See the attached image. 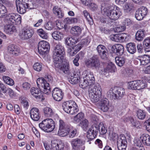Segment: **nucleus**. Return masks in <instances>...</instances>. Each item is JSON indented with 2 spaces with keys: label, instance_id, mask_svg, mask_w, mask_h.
I'll use <instances>...</instances> for the list:
<instances>
[{
  "label": "nucleus",
  "instance_id": "1",
  "mask_svg": "<svg viewBox=\"0 0 150 150\" xmlns=\"http://www.w3.org/2000/svg\"><path fill=\"white\" fill-rule=\"evenodd\" d=\"M65 53L64 47L60 43L57 44L53 51V59L54 64L56 67H59L62 63L65 61L64 57Z\"/></svg>",
  "mask_w": 150,
  "mask_h": 150
},
{
  "label": "nucleus",
  "instance_id": "2",
  "mask_svg": "<svg viewBox=\"0 0 150 150\" xmlns=\"http://www.w3.org/2000/svg\"><path fill=\"white\" fill-rule=\"evenodd\" d=\"M46 80L43 78H40L37 79V83L38 87L40 86L44 88L43 93L47 94H49L51 92V88L49 83L47 82V80L51 83L53 80L52 77L50 75H48L45 76Z\"/></svg>",
  "mask_w": 150,
  "mask_h": 150
},
{
  "label": "nucleus",
  "instance_id": "3",
  "mask_svg": "<svg viewBox=\"0 0 150 150\" xmlns=\"http://www.w3.org/2000/svg\"><path fill=\"white\" fill-rule=\"evenodd\" d=\"M125 93V89L121 87L114 89L111 88L107 92L108 96L110 99L114 100L121 99Z\"/></svg>",
  "mask_w": 150,
  "mask_h": 150
},
{
  "label": "nucleus",
  "instance_id": "4",
  "mask_svg": "<svg viewBox=\"0 0 150 150\" xmlns=\"http://www.w3.org/2000/svg\"><path fill=\"white\" fill-rule=\"evenodd\" d=\"M41 129L47 132L52 131L55 128L54 122L51 119H47L39 124Z\"/></svg>",
  "mask_w": 150,
  "mask_h": 150
},
{
  "label": "nucleus",
  "instance_id": "5",
  "mask_svg": "<svg viewBox=\"0 0 150 150\" xmlns=\"http://www.w3.org/2000/svg\"><path fill=\"white\" fill-rule=\"evenodd\" d=\"M105 14L110 17L112 20H117L122 15L121 9L120 8L115 6H112L105 12Z\"/></svg>",
  "mask_w": 150,
  "mask_h": 150
},
{
  "label": "nucleus",
  "instance_id": "6",
  "mask_svg": "<svg viewBox=\"0 0 150 150\" xmlns=\"http://www.w3.org/2000/svg\"><path fill=\"white\" fill-rule=\"evenodd\" d=\"M85 64L86 66L93 69H98L100 66L99 58L97 55H95L87 59L85 61Z\"/></svg>",
  "mask_w": 150,
  "mask_h": 150
},
{
  "label": "nucleus",
  "instance_id": "7",
  "mask_svg": "<svg viewBox=\"0 0 150 150\" xmlns=\"http://www.w3.org/2000/svg\"><path fill=\"white\" fill-rule=\"evenodd\" d=\"M34 33L33 30L28 26L24 27L20 31L19 36L23 40H27L30 39Z\"/></svg>",
  "mask_w": 150,
  "mask_h": 150
},
{
  "label": "nucleus",
  "instance_id": "8",
  "mask_svg": "<svg viewBox=\"0 0 150 150\" xmlns=\"http://www.w3.org/2000/svg\"><path fill=\"white\" fill-rule=\"evenodd\" d=\"M85 142L81 138H76L72 139L71 141L72 149L73 150H83L84 149Z\"/></svg>",
  "mask_w": 150,
  "mask_h": 150
},
{
  "label": "nucleus",
  "instance_id": "9",
  "mask_svg": "<svg viewBox=\"0 0 150 150\" xmlns=\"http://www.w3.org/2000/svg\"><path fill=\"white\" fill-rule=\"evenodd\" d=\"M70 131V127L66 125L62 120H59L58 135L61 137L66 136L69 133Z\"/></svg>",
  "mask_w": 150,
  "mask_h": 150
},
{
  "label": "nucleus",
  "instance_id": "10",
  "mask_svg": "<svg viewBox=\"0 0 150 150\" xmlns=\"http://www.w3.org/2000/svg\"><path fill=\"white\" fill-rule=\"evenodd\" d=\"M99 130V124H94L87 132V137L89 139H93L97 136Z\"/></svg>",
  "mask_w": 150,
  "mask_h": 150
},
{
  "label": "nucleus",
  "instance_id": "11",
  "mask_svg": "<svg viewBox=\"0 0 150 150\" xmlns=\"http://www.w3.org/2000/svg\"><path fill=\"white\" fill-rule=\"evenodd\" d=\"M147 85L141 80H136L128 83V88L133 90H139L146 87Z\"/></svg>",
  "mask_w": 150,
  "mask_h": 150
},
{
  "label": "nucleus",
  "instance_id": "12",
  "mask_svg": "<svg viewBox=\"0 0 150 150\" xmlns=\"http://www.w3.org/2000/svg\"><path fill=\"white\" fill-rule=\"evenodd\" d=\"M50 48V44L47 42L45 41H40L38 43V52L41 54H47Z\"/></svg>",
  "mask_w": 150,
  "mask_h": 150
},
{
  "label": "nucleus",
  "instance_id": "13",
  "mask_svg": "<svg viewBox=\"0 0 150 150\" xmlns=\"http://www.w3.org/2000/svg\"><path fill=\"white\" fill-rule=\"evenodd\" d=\"M7 20L10 24H20L21 23V16L14 13H9L6 16Z\"/></svg>",
  "mask_w": 150,
  "mask_h": 150
},
{
  "label": "nucleus",
  "instance_id": "14",
  "mask_svg": "<svg viewBox=\"0 0 150 150\" xmlns=\"http://www.w3.org/2000/svg\"><path fill=\"white\" fill-rule=\"evenodd\" d=\"M32 4L28 0H22L21 5L18 6L19 13L23 14L26 12V9H32L33 8Z\"/></svg>",
  "mask_w": 150,
  "mask_h": 150
},
{
  "label": "nucleus",
  "instance_id": "15",
  "mask_svg": "<svg viewBox=\"0 0 150 150\" xmlns=\"http://www.w3.org/2000/svg\"><path fill=\"white\" fill-rule=\"evenodd\" d=\"M97 50L99 56L102 59L105 60L107 59L108 57V52L105 46L100 45L97 46Z\"/></svg>",
  "mask_w": 150,
  "mask_h": 150
},
{
  "label": "nucleus",
  "instance_id": "16",
  "mask_svg": "<svg viewBox=\"0 0 150 150\" xmlns=\"http://www.w3.org/2000/svg\"><path fill=\"white\" fill-rule=\"evenodd\" d=\"M52 95L55 100L59 101H61L63 98V93L61 89L55 88L52 91Z\"/></svg>",
  "mask_w": 150,
  "mask_h": 150
},
{
  "label": "nucleus",
  "instance_id": "17",
  "mask_svg": "<svg viewBox=\"0 0 150 150\" xmlns=\"http://www.w3.org/2000/svg\"><path fill=\"white\" fill-rule=\"evenodd\" d=\"M124 48L120 44H116L112 46L111 51L112 52L117 55H122L124 52Z\"/></svg>",
  "mask_w": 150,
  "mask_h": 150
},
{
  "label": "nucleus",
  "instance_id": "18",
  "mask_svg": "<svg viewBox=\"0 0 150 150\" xmlns=\"http://www.w3.org/2000/svg\"><path fill=\"white\" fill-rule=\"evenodd\" d=\"M100 101L101 110L104 112L107 111L110 107L109 101L108 99L103 97L101 98Z\"/></svg>",
  "mask_w": 150,
  "mask_h": 150
},
{
  "label": "nucleus",
  "instance_id": "19",
  "mask_svg": "<svg viewBox=\"0 0 150 150\" xmlns=\"http://www.w3.org/2000/svg\"><path fill=\"white\" fill-rule=\"evenodd\" d=\"M137 61L140 62V65L145 66L150 62V56L145 54L137 57L136 58Z\"/></svg>",
  "mask_w": 150,
  "mask_h": 150
},
{
  "label": "nucleus",
  "instance_id": "20",
  "mask_svg": "<svg viewBox=\"0 0 150 150\" xmlns=\"http://www.w3.org/2000/svg\"><path fill=\"white\" fill-rule=\"evenodd\" d=\"M31 118L34 121H38L40 117V115L38 109L36 108H33L30 112Z\"/></svg>",
  "mask_w": 150,
  "mask_h": 150
},
{
  "label": "nucleus",
  "instance_id": "21",
  "mask_svg": "<svg viewBox=\"0 0 150 150\" xmlns=\"http://www.w3.org/2000/svg\"><path fill=\"white\" fill-rule=\"evenodd\" d=\"M7 49L9 52L13 55L17 56L20 52L19 48L14 44L9 45Z\"/></svg>",
  "mask_w": 150,
  "mask_h": 150
},
{
  "label": "nucleus",
  "instance_id": "22",
  "mask_svg": "<svg viewBox=\"0 0 150 150\" xmlns=\"http://www.w3.org/2000/svg\"><path fill=\"white\" fill-rule=\"evenodd\" d=\"M30 92L31 95L37 99L39 100L42 98V94L39 89L33 87L31 88Z\"/></svg>",
  "mask_w": 150,
  "mask_h": 150
},
{
  "label": "nucleus",
  "instance_id": "23",
  "mask_svg": "<svg viewBox=\"0 0 150 150\" xmlns=\"http://www.w3.org/2000/svg\"><path fill=\"white\" fill-rule=\"evenodd\" d=\"M115 65L112 62L109 63L107 67L102 70V74H105V73L109 72H115Z\"/></svg>",
  "mask_w": 150,
  "mask_h": 150
},
{
  "label": "nucleus",
  "instance_id": "24",
  "mask_svg": "<svg viewBox=\"0 0 150 150\" xmlns=\"http://www.w3.org/2000/svg\"><path fill=\"white\" fill-rule=\"evenodd\" d=\"M102 89L100 85L98 83L94 85L92 88H89L88 89V92L96 93L100 96L102 94Z\"/></svg>",
  "mask_w": 150,
  "mask_h": 150
},
{
  "label": "nucleus",
  "instance_id": "25",
  "mask_svg": "<svg viewBox=\"0 0 150 150\" xmlns=\"http://www.w3.org/2000/svg\"><path fill=\"white\" fill-rule=\"evenodd\" d=\"M146 35V32L144 29H139L137 32L135 34V39L139 41H142Z\"/></svg>",
  "mask_w": 150,
  "mask_h": 150
},
{
  "label": "nucleus",
  "instance_id": "26",
  "mask_svg": "<svg viewBox=\"0 0 150 150\" xmlns=\"http://www.w3.org/2000/svg\"><path fill=\"white\" fill-rule=\"evenodd\" d=\"M56 141H52V145L54 150H63L64 145L62 142L57 143Z\"/></svg>",
  "mask_w": 150,
  "mask_h": 150
},
{
  "label": "nucleus",
  "instance_id": "27",
  "mask_svg": "<svg viewBox=\"0 0 150 150\" xmlns=\"http://www.w3.org/2000/svg\"><path fill=\"white\" fill-rule=\"evenodd\" d=\"M126 47L128 52L132 54L135 53L137 50V46L134 43L130 42L127 44Z\"/></svg>",
  "mask_w": 150,
  "mask_h": 150
},
{
  "label": "nucleus",
  "instance_id": "28",
  "mask_svg": "<svg viewBox=\"0 0 150 150\" xmlns=\"http://www.w3.org/2000/svg\"><path fill=\"white\" fill-rule=\"evenodd\" d=\"M4 31L8 34H11L16 31V29L13 25H8L5 26Z\"/></svg>",
  "mask_w": 150,
  "mask_h": 150
},
{
  "label": "nucleus",
  "instance_id": "29",
  "mask_svg": "<svg viewBox=\"0 0 150 150\" xmlns=\"http://www.w3.org/2000/svg\"><path fill=\"white\" fill-rule=\"evenodd\" d=\"M78 42V40L77 38L69 37L65 39V43L66 45L71 47L76 44Z\"/></svg>",
  "mask_w": 150,
  "mask_h": 150
},
{
  "label": "nucleus",
  "instance_id": "30",
  "mask_svg": "<svg viewBox=\"0 0 150 150\" xmlns=\"http://www.w3.org/2000/svg\"><path fill=\"white\" fill-rule=\"evenodd\" d=\"M89 95L91 101L94 103H96L98 101H100L101 98L103 97L101 95L99 96V95L96 93L91 92H89Z\"/></svg>",
  "mask_w": 150,
  "mask_h": 150
},
{
  "label": "nucleus",
  "instance_id": "31",
  "mask_svg": "<svg viewBox=\"0 0 150 150\" xmlns=\"http://www.w3.org/2000/svg\"><path fill=\"white\" fill-rule=\"evenodd\" d=\"M84 78L86 81L89 82L90 86L94 83L95 78L92 72H89L88 73Z\"/></svg>",
  "mask_w": 150,
  "mask_h": 150
},
{
  "label": "nucleus",
  "instance_id": "32",
  "mask_svg": "<svg viewBox=\"0 0 150 150\" xmlns=\"http://www.w3.org/2000/svg\"><path fill=\"white\" fill-rule=\"evenodd\" d=\"M143 48L146 52L150 51V37L145 38L143 42Z\"/></svg>",
  "mask_w": 150,
  "mask_h": 150
},
{
  "label": "nucleus",
  "instance_id": "33",
  "mask_svg": "<svg viewBox=\"0 0 150 150\" xmlns=\"http://www.w3.org/2000/svg\"><path fill=\"white\" fill-rule=\"evenodd\" d=\"M72 100L64 102L62 104V107L66 113H69L71 106L72 105Z\"/></svg>",
  "mask_w": 150,
  "mask_h": 150
},
{
  "label": "nucleus",
  "instance_id": "34",
  "mask_svg": "<svg viewBox=\"0 0 150 150\" xmlns=\"http://www.w3.org/2000/svg\"><path fill=\"white\" fill-rule=\"evenodd\" d=\"M59 68L60 70L62 71L64 74L68 75L70 74L69 65L68 63H66V64L63 65L61 64V66L58 68Z\"/></svg>",
  "mask_w": 150,
  "mask_h": 150
},
{
  "label": "nucleus",
  "instance_id": "35",
  "mask_svg": "<svg viewBox=\"0 0 150 150\" xmlns=\"http://www.w3.org/2000/svg\"><path fill=\"white\" fill-rule=\"evenodd\" d=\"M144 144L147 146L150 145V136L148 134H143L140 137Z\"/></svg>",
  "mask_w": 150,
  "mask_h": 150
},
{
  "label": "nucleus",
  "instance_id": "36",
  "mask_svg": "<svg viewBox=\"0 0 150 150\" xmlns=\"http://www.w3.org/2000/svg\"><path fill=\"white\" fill-rule=\"evenodd\" d=\"M81 28L80 27L76 26L71 28L70 32L74 35L77 36L81 34Z\"/></svg>",
  "mask_w": 150,
  "mask_h": 150
},
{
  "label": "nucleus",
  "instance_id": "37",
  "mask_svg": "<svg viewBox=\"0 0 150 150\" xmlns=\"http://www.w3.org/2000/svg\"><path fill=\"white\" fill-rule=\"evenodd\" d=\"M126 60V58L123 56H117L115 58V62L120 67L124 65Z\"/></svg>",
  "mask_w": 150,
  "mask_h": 150
},
{
  "label": "nucleus",
  "instance_id": "38",
  "mask_svg": "<svg viewBox=\"0 0 150 150\" xmlns=\"http://www.w3.org/2000/svg\"><path fill=\"white\" fill-rule=\"evenodd\" d=\"M53 38L56 40H61L64 37L63 33L59 31H55L52 34Z\"/></svg>",
  "mask_w": 150,
  "mask_h": 150
},
{
  "label": "nucleus",
  "instance_id": "39",
  "mask_svg": "<svg viewBox=\"0 0 150 150\" xmlns=\"http://www.w3.org/2000/svg\"><path fill=\"white\" fill-rule=\"evenodd\" d=\"M72 105L70 107L69 114L73 115L76 113L78 112L79 109L77 105L75 102L72 101Z\"/></svg>",
  "mask_w": 150,
  "mask_h": 150
},
{
  "label": "nucleus",
  "instance_id": "40",
  "mask_svg": "<svg viewBox=\"0 0 150 150\" xmlns=\"http://www.w3.org/2000/svg\"><path fill=\"white\" fill-rule=\"evenodd\" d=\"M54 13L59 18H62L64 16V13L61 9L58 6H54L53 8Z\"/></svg>",
  "mask_w": 150,
  "mask_h": 150
},
{
  "label": "nucleus",
  "instance_id": "41",
  "mask_svg": "<svg viewBox=\"0 0 150 150\" xmlns=\"http://www.w3.org/2000/svg\"><path fill=\"white\" fill-rule=\"evenodd\" d=\"M137 116L139 120H143L146 116V113L144 110L139 109L136 111Z\"/></svg>",
  "mask_w": 150,
  "mask_h": 150
},
{
  "label": "nucleus",
  "instance_id": "42",
  "mask_svg": "<svg viewBox=\"0 0 150 150\" xmlns=\"http://www.w3.org/2000/svg\"><path fill=\"white\" fill-rule=\"evenodd\" d=\"M43 111L45 115L47 117H51L54 114L52 109L50 108L46 107L44 108Z\"/></svg>",
  "mask_w": 150,
  "mask_h": 150
},
{
  "label": "nucleus",
  "instance_id": "43",
  "mask_svg": "<svg viewBox=\"0 0 150 150\" xmlns=\"http://www.w3.org/2000/svg\"><path fill=\"white\" fill-rule=\"evenodd\" d=\"M99 132L101 135L105 134L107 132V128L106 127L103 123L100 122L99 124Z\"/></svg>",
  "mask_w": 150,
  "mask_h": 150
},
{
  "label": "nucleus",
  "instance_id": "44",
  "mask_svg": "<svg viewBox=\"0 0 150 150\" xmlns=\"http://www.w3.org/2000/svg\"><path fill=\"white\" fill-rule=\"evenodd\" d=\"M83 13L84 16L88 21L90 25H93V19L88 11L85 10L83 11Z\"/></svg>",
  "mask_w": 150,
  "mask_h": 150
},
{
  "label": "nucleus",
  "instance_id": "45",
  "mask_svg": "<svg viewBox=\"0 0 150 150\" xmlns=\"http://www.w3.org/2000/svg\"><path fill=\"white\" fill-rule=\"evenodd\" d=\"M120 142L121 144H127V142L126 139L124 135H121L120 137L118 138L117 140V145H119V142Z\"/></svg>",
  "mask_w": 150,
  "mask_h": 150
},
{
  "label": "nucleus",
  "instance_id": "46",
  "mask_svg": "<svg viewBox=\"0 0 150 150\" xmlns=\"http://www.w3.org/2000/svg\"><path fill=\"white\" fill-rule=\"evenodd\" d=\"M79 85V86L83 88H85L86 87L89 85H90V84L88 81H86L84 79V77L80 79Z\"/></svg>",
  "mask_w": 150,
  "mask_h": 150
},
{
  "label": "nucleus",
  "instance_id": "47",
  "mask_svg": "<svg viewBox=\"0 0 150 150\" xmlns=\"http://www.w3.org/2000/svg\"><path fill=\"white\" fill-rule=\"evenodd\" d=\"M84 116V114L80 112L74 117V121L76 123H78L83 118Z\"/></svg>",
  "mask_w": 150,
  "mask_h": 150
},
{
  "label": "nucleus",
  "instance_id": "48",
  "mask_svg": "<svg viewBox=\"0 0 150 150\" xmlns=\"http://www.w3.org/2000/svg\"><path fill=\"white\" fill-rule=\"evenodd\" d=\"M37 33L42 38L46 39L48 38L47 34L42 29L38 30Z\"/></svg>",
  "mask_w": 150,
  "mask_h": 150
},
{
  "label": "nucleus",
  "instance_id": "49",
  "mask_svg": "<svg viewBox=\"0 0 150 150\" xmlns=\"http://www.w3.org/2000/svg\"><path fill=\"white\" fill-rule=\"evenodd\" d=\"M112 20L109 16H107L105 17H102L100 19V21L103 23H105L107 24H111Z\"/></svg>",
  "mask_w": 150,
  "mask_h": 150
},
{
  "label": "nucleus",
  "instance_id": "50",
  "mask_svg": "<svg viewBox=\"0 0 150 150\" xmlns=\"http://www.w3.org/2000/svg\"><path fill=\"white\" fill-rule=\"evenodd\" d=\"M88 122L87 120L85 119L80 122L79 125L84 130L87 129L88 126Z\"/></svg>",
  "mask_w": 150,
  "mask_h": 150
},
{
  "label": "nucleus",
  "instance_id": "51",
  "mask_svg": "<svg viewBox=\"0 0 150 150\" xmlns=\"http://www.w3.org/2000/svg\"><path fill=\"white\" fill-rule=\"evenodd\" d=\"M3 79L4 81L7 84L10 86H12L14 84V81L13 80L7 76L3 77Z\"/></svg>",
  "mask_w": 150,
  "mask_h": 150
},
{
  "label": "nucleus",
  "instance_id": "52",
  "mask_svg": "<svg viewBox=\"0 0 150 150\" xmlns=\"http://www.w3.org/2000/svg\"><path fill=\"white\" fill-rule=\"evenodd\" d=\"M7 10L6 7L3 5L0 6V17H2L6 15Z\"/></svg>",
  "mask_w": 150,
  "mask_h": 150
},
{
  "label": "nucleus",
  "instance_id": "53",
  "mask_svg": "<svg viewBox=\"0 0 150 150\" xmlns=\"http://www.w3.org/2000/svg\"><path fill=\"white\" fill-rule=\"evenodd\" d=\"M33 68L35 70L39 72L42 70L43 67L42 64L37 62L34 64Z\"/></svg>",
  "mask_w": 150,
  "mask_h": 150
},
{
  "label": "nucleus",
  "instance_id": "54",
  "mask_svg": "<svg viewBox=\"0 0 150 150\" xmlns=\"http://www.w3.org/2000/svg\"><path fill=\"white\" fill-rule=\"evenodd\" d=\"M138 10L144 17L147 15L148 12V9L144 6H142L139 8Z\"/></svg>",
  "mask_w": 150,
  "mask_h": 150
},
{
  "label": "nucleus",
  "instance_id": "55",
  "mask_svg": "<svg viewBox=\"0 0 150 150\" xmlns=\"http://www.w3.org/2000/svg\"><path fill=\"white\" fill-rule=\"evenodd\" d=\"M135 16L136 19L138 21H140L142 20L144 17L138 10L136 11L135 14Z\"/></svg>",
  "mask_w": 150,
  "mask_h": 150
},
{
  "label": "nucleus",
  "instance_id": "56",
  "mask_svg": "<svg viewBox=\"0 0 150 150\" xmlns=\"http://www.w3.org/2000/svg\"><path fill=\"white\" fill-rule=\"evenodd\" d=\"M54 24L51 22L49 21L44 25L45 28L48 30H51L54 28Z\"/></svg>",
  "mask_w": 150,
  "mask_h": 150
},
{
  "label": "nucleus",
  "instance_id": "57",
  "mask_svg": "<svg viewBox=\"0 0 150 150\" xmlns=\"http://www.w3.org/2000/svg\"><path fill=\"white\" fill-rule=\"evenodd\" d=\"M79 80L77 78H76V77L72 76V75L71 74V77L69 79V81L72 84H75L78 83Z\"/></svg>",
  "mask_w": 150,
  "mask_h": 150
},
{
  "label": "nucleus",
  "instance_id": "58",
  "mask_svg": "<svg viewBox=\"0 0 150 150\" xmlns=\"http://www.w3.org/2000/svg\"><path fill=\"white\" fill-rule=\"evenodd\" d=\"M124 26L128 27L132 26L133 24V21L130 19L126 18L124 21Z\"/></svg>",
  "mask_w": 150,
  "mask_h": 150
},
{
  "label": "nucleus",
  "instance_id": "59",
  "mask_svg": "<svg viewBox=\"0 0 150 150\" xmlns=\"http://www.w3.org/2000/svg\"><path fill=\"white\" fill-rule=\"evenodd\" d=\"M90 39L89 37H87L81 40V45L83 46L87 45L90 42Z\"/></svg>",
  "mask_w": 150,
  "mask_h": 150
},
{
  "label": "nucleus",
  "instance_id": "60",
  "mask_svg": "<svg viewBox=\"0 0 150 150\" xmlns=\"http://www.w3.org/2000/svg\"><path fill=\"white\" fill-rule=\"evenodd\" d=\"M117 39L118 41L120 42H123L124 41L125 36H126V34L121 33L117 34Z\"/></svg>",
  "mask_w": 150,
  "mask_h": 150
},
{
  "label": "nucleus",
  "instance_id": "61",
  "mask_svg": "<svg viewBox=\"0 0 150 150\" xmlns=\"http://www.w3.org/2000/svg\"><path fill=\"white\" fill-rule=\"evenodd\" d=\"M69 133V137L70 138H73L74 137L77 133V130L76 129H73L70 130Z\"/></svg>",
  "mask_w": 150,
  "mask_h": 150
},
{
  "label": "nucleus",
  "instance_id": "62",
  "mask_svg": "<svg viewBox=\"0 0 150 150\" xmlns=\"http://www.w3.org/2000/svg\"><path fill=\"white\" fill-rule=\"evenodd\" d=\"M111 139L113 140H115L117 138H118L117 134L115 132H110L109 134Z\"/></svg>",
  "mask_w": 150,
  "mask_h": 150
},
{
  "label": "nucleus",
  "instance_id": "63",
  "mask_svg": "<svg viewBox=\"0 0 150 150\" xmlns=\"http://www.w3.org/2000/svg\"><path fill=\"white\" fill-rule=\"evenodd\" d=\"M21 103L23 105L24 108L26 109L28 108L29 105L28 102L25 99L23 98L21 100Z\"/></svg>",
  "mask_w": 150,
  "mask_h": 150
},
{
  "label": "nucleus",
  "instance_id": "64",
  "mask_svg": "<svg viewBox=\"0 0 150 150\" xmlns=\"http://www.w3.org/2000/svg\"><path fill=\"white\" fill-rule=\"evenodd\" d=\"M145 124L146 129L150 132V118L146 120L145 122Z\"/></svg>",
  "mask_w": 150,
  "mask_h": 150
}]
</instances>
